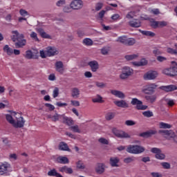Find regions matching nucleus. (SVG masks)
<instances>
[{
    "mask_svg": "<svg viewBox=\"0 0 177 177\" xmlns=\"http://www.w3.org/2000/svg\"><path fill=\"white\" fill-rule=\"evenodd\" d=\"M12 36H11V39L15 43V46L17 49L20 48H23L26 46V44H27V40L24 39V35L19 33L17 30H12ZM17 41V42H16Z\"/></svg>",
    "mask_w": 177,
    "mask_h": 177,
    "instance_id": "nucleus-1",
    "label": "nucleus"
},
{
    "mask_svg": "<svg viewBox=\"0 0 177 177\" xmlns=\"http://www.w3.org/2000/svg\"><path fill=\"white\" fill-rule=\"evenodd\" d=\"M162 73L169 77H176L177 75V63L171 62V66L169 68L162 70Z\"/></svg>",
    "mask_w": 177,
    "mask_h": 177,
    "instance_id": "nucleus-2",
    "label": "nucleus"
},
{
    "mask_svg": "<svg viewBox=\"0 0 177 177\" xmlns=\"http://www.w3.org/2000/svg\"><path fill=\"white\" fill-rule=\"evenodd\" d=\"M145 147L140 145H129L127 149V153H130L131 154H140L145 151Z\"/></svg>",
    "mask_w": 177,
    "mask_h": 177,
    "instance_id": "nucleus-3",
    "label": "nucleus"
},
{
    "mask_svg": "<svg viewBox=\"0 0 177 177\" xmlns=\"http://www.w3.org/2000/svg\"><path fill=\"white\" fill-rule=\"evenodd\" d=\"M133 74V69L128 66H124L122 69V73L120 75V80H127L129 77H131Z\"/></svg>",
    "mask_w": 177,
    "mask_h": 177,
    "instance_id": "nucleus-4",
    "label": "nucleus"
},
{
    "mask_svg": "<svg viewBox=\"0 0 177 177\" xmlns=\"http://www.w3.org/2000/svg\"><path fill=\"white\" fill-rule=\"evenodd\" d=\"M132 106H136L137 110H147V106L143 105V102L138 100V98H132L131 101Z\"/></svg>",
    "mask_w": 177,
    "mask_h": 177,
    "instance_id": "nucleus-5",
    "label": "nucleus"
},
{
    "mask_svg": "<svg viewBox=\"0 0 177 177\" xmlns=\"http://www.w3.org/2000/svg\"><path fill=\"white\" fill-rule=\"evenodd\" d=\"M112 132L115 136H117V138H120L121 139H123V138L129 139V138H131V136L128 134V133H125L124 131H120L116 128H113L112 129Z\"/></svg>",
    "mask_w": 177,
    "mask_h": 177,
    "instance_id": "nucleus-6",
    "label": "nucleus"
},
{
    "mask_svg": "<svg viewBox=\"0 0 177 177\" xmlns=\"http://www.w3.org/2000/svg\"><path fill=\"white\" fill-rule=\"evenodd\" d=\"M71 8L73 10H80L84 8V1L82 0H73L71 3Z\"/></svg>",
    "mask_w": 177,
    "mask_h": 177,
    "instance_id": "nucleus-7",
    "label": "nucleus"
},
{
    "mask_svg": "<svg viewBox=\"0 0 177 177\" xmlns=\"http://www.w3.org/2000/svg\"><path fill=\"white\" fill-rule=\"evenodd\" d=\"M156 88L157 85L156 84H149L142 89V92L146 95H150L154 92Z\"/></svg>",
    "mask_w": 177,
    "mask_h": 177,
    "instance_id": "nucleus-8",
    "label": "nucleus"
},
{
    "mask_svg": "<svg viewBox=\"0 0 177 177\" xmlns=\"http://www.w3.org/2000/svg\"><path fill=\"white\" fill-rule=\"evenodd\" d=\"M10 168V164L7 162H4L0 165V175H5L8 172Z\"/></svg>",
    "mask_w": 177,
    "mask_h": 177,
    "instance_id": "nucleus-9",
    "label": "nucleus"
},
{
    "mask_svg": "<svg viewBox=\"0 0 177 177\" xmlns=\"http://www.w3.org/2000/svg\"><path fill=\"white\" fill-rule=\"evenodd\" d=\"M158 133L162 136H165L167 139L175 136V133L172 130H159Z\"/></svg>",
    "mask_w": 177,
    "mask_h": 177,
    "instance_id": "nucleus-10",
    "label": "nucleus"
},
{
    "mask_svg": "<svg viewBox=\"0 0 177 177\" xmlns=\"http://www.w3.org/2000/svg\"><path fill=\"white\" fill-rule=\"evenodd\" d=\"M46 53L48 57L52 56H56V55H59V50L56 49L55 47L48 46L46 48Z\"/></svg>",
    "mask_w": 177,
    "mask_h": 177,
    "instance_id": "nucleus-11",
    "label": "nucleus"
},
{
    "mask_svg": "<svg viewBox=\"0 0 177 177\" xmlns=\"http://www.w3.org/2000/svg\"><path fill=\"white\" fill-rule=\"evenodd\" d=\"M17 118V122L14 121L13 127L14 128H23L24 127V124L26 123V120L23 117L20 116L19 118Z\"/></svg>",
    "mask_w": 177,
    "mask_h": 177,
    "instance_id": "nucleus-12",
    "label": "nucleus"
},
{
    "mask_svg": "<svg viewBox=\"0 0 177 177\" xmlns=\"http://www.w3.org/2000/svg\"><path fill=\"white\" fill-rule=\"evenodd\" d=\"M158 73H157V71H150L144 75V79L145 80H156V77H158Z\"/></svg>",
    "mask_w": 177,
    "mask_h": 177,
    "instance_id": "nucleus-13",
    "label": "nucleus"
},
{
    "mask_svg": "<svg viewBox=\"0 0 177 177\" xmlns=\"http://www.w3.org/2000/svg\"><path fill=\"white\" fill-rule=\"evenodd\" d=\"M160 89L164 91L165 92H174V91H177V86L174 84L162 86L160 87Z\"/></svg>",
    "mask_w": 177,
    "mask_h": 177,
    "instance_id": "nucleus-14",
    "label": "nucleus"
},
{
    "mask_svg": "<svg viewBox=\"0 0 177 177\" xmlns=\"http://www.w3.org/2000/svg\"><path fill=\"white\" fill-rule=\"evenodd\" d=\"M64 65L63 64V62L62 61H58L55 62V70L56 71L59 73V74H63V73H64Z\"/></svg>",
    "mask_w": 177,
    "mask_h": 177,
    "instance_id": "nucleus-15",
    "label": "nucleus"
},
{
    "mask_svg": "<svg viewBox=\"0 0 177 177\" xmlns=\"http://www.w3.org/2000/svg\"><path fill=\"white\" fill-rule=\"evenodd\" d=\"M157 133V131L156 130H149L139 134V136L141 138H150L153 136V135H156Z\"/></svg>",
    "mask_w": 177,
    "mask_h": 177,
    "instance_id": "nucleus-16",
    "label": "nucleus"
},
{
    "mask_svg": "<svg viewBox=\"0 0 177 177\" xmlns=\"http://www.w3.org/2000/svg\"><path fill=\"white\" fill-rule=\"evenodd\" d=\"M114 103L118 107H122V109H128L129 107L128 102L124 100L115 101Z\"/></svg>",
    "mask_w": 177,
    "mask_h": 177,
    "instance_id": "nucleus-17",
    "label": "nucleus"
},
{
    "mask_svg": "<svg viewBox=\"0 0 177 177\" xmlns=\"http://www.w3.org/2000/svg\"><path fill=\"white\" fill-rule=\"evenodd\" d=\"M93 73H96L99 70V63L97 61H91L88 63Z\"/></svg>",
    "mask_w": 177,
    "mask_h": 177,
    "instance_id": "nucleus-18",
    "label": "nucleus"
},
{
    "mask_svg": "<svg viewBox=\"0 0 177 177\" xmlns=\"http://www.w3.org/2000/svg\"><path fill=\"white\" fill-rule=\"evenodd\" d=\"M37 32H39V34H40L41 38H46V39H52V37L49 35L48 33H46L45 30L42 29V28H37Z\"/></svg>",
    "mask_w": 177,
    "mask_h": 177,
    "instance_id": "nucleus-19",
    "label": "nucleus"
},
{
    "mask_svg": "<svg viewBox=\"0 0 177 177\" xmlns=\"http://www.w3.org/2000/svg\"><path fill=\"white\" fill-rule=\"evenodd\" d=\"M118 162H120V158L117 157H111L109 159V164L112 167H120V165H118Z\"/></svg>",
    "mask_w": 177,
    "mask_h": 177,
    "instance_id": "nucleus-20",
    "label": "nucleus"
},
{
    "mask_svg": "<svg viewBox=\"0 0 177 177\" xmlns=\"http://www.w3.org/2000/svg\"><path fill=\"white\" fill-rule=\"evenodd\" d=\"M111 93L112 95H114V96H116V97H119V99H124L125 98V94L122 93V91H117V90H111Z\"/></svg>",
    "mask_w": 177,
    "mask_h": 177,
    "instance_id": "nucleus-21",
    "label": "nucleus"
},
{
    "mask_svg": "<svg viewBox=\"0 0 177 177\" xmlns=\"http://www.w3.org/2000/svg\"><path fill=\"white\" fill-rule=\"evenodd\" d=\"M59 150H61L62 151H71V149H70L67 143L64 142H59Z\"/></svg>",
    "mask_w": 177,
    "mask_h": 177,
    "instance_id": "nucleus-22",
    "label": "nucleus"
},
{
    "mask_svg": "<svg viewBox=\"0 0 177 177\" xmlns=\"http://www.w3.org/2000/svg\"><path fill=\"white\" fill-rule=\"evenodd\" d=\"M106 168V166L103 163H98L95 167V172L97 174H103L104 172V169Z\"/></svg>",
    "mask_w": 177,
    "mask_h": 177,
    "instance_id": "nucleus-23",
    "label": "nucleus"
},
{
    "mask_svg": "<svg viewBox=\"0 0 177 177\" xmlns=\"http://www.w3.org/2000/svg\"><path fill=\"white\" fill-rule=\"evenodd\" d=\"M57 162H58V164H68L70 161L66 156H59L57 158Z\"/></svg>",
    "mask_w": 177,
    "mask_h": 177,
    "instance_id": "nucleus-24",
    "label": "nucleus"
},
{
    "mask_svg": "<svg viewBox=\"0 0 177 177\" xmlns=\"http://www.w3.org/2000/svg\"><path fill=\"white\" fill-rule=\"evenodd\" d=\"M129 24L130 27H133L134 28H138V27H140L142 26L140 21L136 19L134 21H130L129 22Z\"/></svg>",
    "mask_w": 177,
    "mask_h": 177,
    "instance_id": "nucleus-25",
    "label": "nucleus"
},
{
    "mask_svg": "<svg viewBox=\"0 0 177 177\" xmlns=\"http://www.w3.org/2000/svg\"><path fill=\"white\" fill-rule=\"evenodd\" d=\"M132 64L135 66L136 67H142L143 66H146L147 64V60L145 59H142L140 60V62H132Z\"/></svg>",
    "mask_w": 177,
    "mask_h": 177,
    "instance_id": "nucleus-26",
    "label": "nucleus"
},
{
    "mask_svg": "<svg viewBox=\"0 0 177 177\" xmlns=\"http://www.w3.org/2000/svg\"><path fill=\"white\" fill-rule=\"evenodd\" d=\"M62 122L64 124H66V125H68V127H71V125H73V121L72 120V119L66 116L65 115H64L62 118Z\"/></svg>",
    "mask_w": 177,
    "mask_h": 177,
    "instance_id": "nucleus-27",
    "label": "nucleus"
},
{
    "mask_svg": "<svg viewBox=\"0 0 177 177\" xmlns=\"http://www.w3.org/2000/svg\"><path fill=\"white\" fill-rule=\"evenodd\" d=\"M71 92H72L71 93L72 97H74L75 99L80 97V89L78 88L75 87L72 88Z\"/></svg>",
    "mask_w": 177,
    "mask_h": 177,
    "instance_id": "nucleus-28",
    "label": "nucleus"
},
{
    "mask_svg": "<svg viewBox=\"0 0 177 177\" xmlns=\"http://www.w3.org/2000/svg\"><path fill=\"white\" fill-rule=\"evenodd\" d=\"M145 99L149 103H154V102L157 100V95H146Z\"/></svg>",
    "mask_w": 177,
    "mask_h": 177,
    "instance_id": "nucleus-29",
    "label": "nucleus"
},
{
    "mask_svg": "<svg viewBox=\"0 0 177 177\" xmlns=\"http://www.w3.org/2000/svg\"><path fill=\"white\" fill-rule=\"evenodd\" d=\"M59 172H66V174H73V169L71 167H68L67 166H64L59 168Z\"/></svg>",
    "mask_w": 177,
    "mask_h": 177,
    "instance_id": "nucleus-30",
    "label": "nucleus"
},
{
    "mask_svg": "<svg viewBox=\"0 0 177 177\" xmlns=\"http://www.w3.org/2000/svg\"><path fill=\"white\" fill-rule=\"evenodd\" d=\"M136 44V39L134 38H128L126 40V46H133Z\"/></svg>",
    "mask_w": 177,
    "mask_h": 177,
    "instance_id": "nucleus-31",
    "label": "nucleus"
},
{
    "mask_svg": "<svg viewBox=\"0 0 177 177\" xmlns=\"http://www.w3.org/2000/svg\"><path fill=\"white\" fill-rule=\"evenodd\" d=\"M64 114L63 115H59L58 113H55L54 115L52 117V121L53 122H56L57 121H60V120H63Z\"/></svg>",
    "mask_w": 177,
    "mask_h": 177,
    "instance_id": "nucleus-32",
    "label": "nucleus"
},
{
    "mask_svg": "<svg viewBox=\"0 0 177 177\" xmlns=\"http://www.w3.org/2000/svg\"><path fill=\"white\" fill-rule=\"evenodd\" d=\"M115 117V113L108 112L105 115V120H106V121H111V120H114Z\"/></svg>",
    "mask_w": 177,
    "mask_h": 177,
    "instance_id": "nucleus-33",
    "label": "nucleus"
},
{
    "mask_svg": "<svg viewBox=\"0 0 177 177\" xmlns=\"http://www.w3.org/2000/svg\"><path fill=\"white\" fill-rule=\"evenodd\" d=\"M3 52L7 53L8 56H12L13 55V49H12L10 47H9L8 45H6L3 47Z\"/></svg>",
    "mask_w": 177,
    "mask_h": 177,
    "instance_id": "nucleus-34",
    "label": "nucleus"
},
{
    "mask_svg": "<svg viewBox=\"0 0 177 177\" xmlns=\"http://www.w3.org/2000/svg\"><path fill=\"white\" fill-rule=\"evenodd\" d=\"M139 31L142 34V35H146L147 37H156V33L151 32V31H147V30H139Z\"/></svg>",
    "mask_w": 177,
    "mask_h": 177,
    "instance_id": "nucleus-35",
    "label": "nucleus"
},
{
    "mask_svg": "<svg viewBox=\"0 0 177 177\" xmlns=\"http://www.w3.org/2000/svg\"><path fill=\"white\" fill-rule=\"evenodd\" d=\"M92 102L93 103H104V100H103V97L100 95H97L95 98L92 99Z\"/></svg>",
    "mask_w": 177,
    "mask_h": 177,
    "instance_id": "nucleus-36",
    "label": "nucleus"
},
{
    "mask_svg": "<svg viewBox=\"0 0 177 177\" xmlns=\"http://www.w3.org/2000/svg\"><path fill=\"white\" fill-rule=\"evenodd\" d=\"M138 57H139V55H138L136 54H133V55H125L124 59H126V60L129 62L131 60H135V59H138Z\"/></svg>",
    "mask_w": 177,
    "mask_h": 177,
    "instance_id": "nucleus-37",
    "label": "nucleus"
},
{
    "mask_svg": "<svg viewBox=\"0 0 177 177\" xmlns=\"http://www.w3.org/2000/svg\"><path fill=\"white\" fill-rule=\"evenodd\" d=\"M159 127L161 129H171V126L169 124L164 123V122H161L159 124Z\"/></svg>",
    "mask_w": 177,
    "mask_h": 177,
    "instance_id": "nucleus-38",
    "label": "nucleus"
},
{
    "mask_svg": "<svg viewBox=\"0 0 177 177\" xmlns=\"http://www.w3.org/2000/svg\"><path fill=\"white\" fill-rule=\"evenodd\" d=\"M127 39V36L119 37L116 40V42H120V44H122L123 45H126Z\"/></svg>",
    "mask_w": 177,
    "mask_h": 177,
    "instance_id": "nucleus-39",
    "label": "nucleus"
},
{
    "mask_svg": "<svg viewBox=\"0 0 177 177\" xmlns=\"http://www.w3.org/2000/svg\"><path fill=\"white\" fill-rule=\"evenodd\" d=\"M69 129L71 131H73V132H75L77 133H81V130H80L78 125L72 126L69 127Z\"/></svg>",
    "mask_w": 177,
    "mask_h": 177,
    "instance_id": "nucleus-40",
    "label": "nucleus"
},
{
    "mask_svg": "<svg viewBox=\"0 0 177 177\" xmlns=\"http://www.w3.org/2000/svg\"><path fill=\"white\" fill-rule=\"evenodd\" d=\"M76 167L78 169H85V165H84V162L81 160L76 162Z\"/></svg>",
    "mask_w": 177,
    "mask_h": 177,
    "instance_id": "nucleus-41",
    "label": "nucleus"
},
{
    "mask_svg": "<svg viewBox=\"0 0 177 177\" xmlns=\"http://www.w3.org/2000/svg\"><path fill=\"white\" fill-rule=\"evenodd\" d=\"M83 44L87 46H91V45H93V41L89 38H86L83 39Z\"/></svg>",
    "mask_w": 177,
    "mask_h": 177,
    "instance_id": "nucleus-42",
    "label": "nucleus"
},
{
    "mask_svg": "<svg viewBox=\"0 0 177 177\" xmlns=\"http://www.w3.org/2000/svg\"><path fill=\"white\" fill-rule=\"evenodd\" d=\"M151 27L153 28H158L159 21H154V19H151Z\"/></svg>",
    "mask_w": 177,
    "mask_h": 177,
    "instance_id": "nucleus-43",
    "label": "nucleus"
},
{
    "mask_svg": "<svg viewBox=\"0 0 177 177\" xmlns=\"http://www.w3.org/2000/svg\"><path fill=\"white\" fill-rule=\"evenodd\" d=\"M30 38H32V39L36 42H39V39L38 38V36L35 32H32L30 33Z\"/></svg>",
    "mask_w": 177,
    "mask_h": 177,
    "instance_id": "nucleus-44",
    "label": "nucleus"
},
{
    "mask_svg": "<svg viewBox=\"0 0 177 177\" xmlns=\"http://www.w3.org/2000/svg\"><path fill=\"white\" fill-rule=\"evenodd\" d=\"M6 118L7 120V121L11 124L12 125H13L15 124V120H13V117H12V115L7 114L6 115Z\"/></svg>",
    "mask_w": 177,
    "mask_h": 177,
    "instance_id": "nucleus-45",
    "label": "nucleus"
},
{
    "mask_svg": "<svg viewBox=\"0 0 177 177\" xmlns=\"http://www.w3.org/2000/svg\"><path fill=\"white\" fill-rule=\"evenodd\" d=\"M155 158H157V160H165V154L160 152L155 155Z\"/></svg>",
    "mask_w": 177,
    "mask_h": 177,
    "instance_id": "nucleus-46",
    "label": "nucleus"
},
{
    "mask_svg": "<svg viewBox=\"0 0 177 177\" xmlns=\"http://www.w3.org/2000/svg\"><path fill=\"white\" fill-rule=\"evenodd\" d=\"M57 174H58L57 171H56L55 169H53L48 172V176H57Z\"/></svg>",
    "mask_w": 177,
    "mask_h": 177,
    "instance_id": "nucleus-47",
    "label": "nucleus"
},
{
    "mask_svg": "<svg viewBox=\"0 0 177 177\" xmlns=\"http://www.w3.org/2000/svg\"><path fill=\"white\" fill-rule=\"evenodd\" d=\"M160 165H162L164 169H171V164L167 162H161Z\"/></svg>",
    "mask_w": 177,
    "mask_h": 177,
    "instance_id": "nucleus-48",
    "label": "nucleus"
},
{
    "mask_svg": "<svg viewBox=\"0 0 177 177\" xmlns=\"http://www.w3.org/2000/svg\"><path fill=\"white\" fill-rule=\"evenodd\" d=\"M134 160H135V157L132 156V157L124 158V162H125L126 164H129L130 162H133Z\"/></svg>",
    "mask_w": 177,
    "mask_h": 177,
    "instance_id": "nucleus-49",
    "label": "nucleus"
},
{
    "mask_svg": "<svg viewBox=\"0 0 177 177\" xmlns=\"http://www.w3.org/2000/svg\"><path fill=\"white\" fill-rule=\"evenodd\" d=\"M167 53H170V55H177V50L174 49L172 48H167Z\"/></svg>",
    "mask_w": 177,
    "mask_h": 177,
    "instance_id": "nucleus-50",
    "label": "nucleus"
},
{
    "mask_svg": "<svg viewBox=\"0 0 177 177\" xmlns=\"http://www.w3.org/2000/svg\"><path fill=\"white\" fill-rule=\"evenodd\" d=\"M153 53L155 56H158L160 55H162V51H161L159 48L155 47L153 50Z\"/></svg>",
    "mask_w": 177,
    "mask_h": 177,
    "instance_id": "nucleus-51",
    "label": "nucleus"
},
{
    "mask_svg": "<svg viewBox=\"0 0 177 177\" xmlns=\"http://www.w3.org/2000/svg\"><path fill=\"white\" fill-rule=\"evenodd\" d=\"M26 59H32V51L31 50H28L26 52V55H25Z\"/></svg>",
    "mask_w": 177,
    "mask_h": 177,
    "instance_id": "nucleus-52",
    "label": "nucleus"
},
{
    "mask_svg": "<svg viewBox=\"0 0 177 177\" xmlns=\"http://www.w3.org/2000/svg\"><path fill=\"white\" fill-rule=\"evenodd\" d=\"M142 114L144 117H147V118H150V117H153V112L150 111H144Z\"/></svg>",
    "mask_w": 177,
    "mask_h": 177,
    "instance_id": "nucleus-53",
    "label": "nucleus"
},
{
    "mask_svg": "<svg viewBox=\"0 0 177 177\" xmlns=\"http://www.w3.org/2000/svg\"><path fill=\"white\" fill-rule=\"evenodd\" d=\"M53 96L54 98L57 97L59 96V88L55 87L53 91Z\"/></svg>",
    "mask_w": 177,
    "mask_h": 177,
    "instance_id": "nucleus-54",
    "label": "nucleus"
},
{
    "mask_svg": "<svg viewBox=\"0 0 177 177\" xmlns=\"http://www.w3.org/2000/svg\"><path fill=\"white\" fill-rule=\"evenodd\" d=\"M103 8V3H97L95 4V10L97 12H99Z\"/></svg>",
    "mask_w": 177,
    "mask_h": 177,
    "instance_id": "nucleus-55",
    "label": "nucleus"
},
{
    "mask_svg": "<svg viewBox=\"0 0 177 177\" xmlns=\"http://www.w3.org/2000/svg\"><path fill=\"white\" fill-rule=\"evenodd\" d=\"M151 152L153 153V154H158L159 153H161V149L159 148L153 147L151 149Z\"/></svg>",
    "mask_w": 177,
    "mask_h": 177,
    "instance_id": "nucleus-56",
    "label": "nucleus"
},
{
    "mask_svg": "<svg viewBox=\"0 0 177 177\" xmlns=\"http://www.w3.org/2000/svg\"><path fill=\"white\" fill-rule=\"evenodd\" d=\"M98 142H100V143H102V145H109V140L104 138H100L98 140Z\"/></svg>",
    "mask_w": 177,
    "mask_h": 177,
    "instance_id": "nucleus-57",
    "label": "nucleus"
},
{
    "mask_svg": "<svg viewBox=\"0 0 177 177\" xmlns=\"http://www.w3.org/2000/svg\"><path fill=\"white\" fill-rule=\"evenodd\" d=\"M125 124L127 125V127H133V125H136V123L133 120H127Z\"/></svg>",
    "mask_w": 177,
    "mask_h": 177,
    "instance_id": "nucleus-58",
    "label": "nucleus"
},
{
    "mask_svg": "<svg viewBox=\"0 0 177 177\" xmlns=\"http://www.w3.org/2000/svg\"><path fill=\"white\" fill-rule=\"evenodd\" d=\"M95 85L96 86H97V88H105L106 86V84L103 82H95Z\"/></svg>",
    "mask_w": 177,
    "mask_h": 177,
    "instance_id": "nucleus-59",
    "label": "nucleus"
},
{
    "mask_svg": "<svg viewBox=\"0 0 177 177\" xmlns=\"http://www.w3.org/2000/svg\"><path fill=\"white\" fill-rule=\"evenodd\" d=\"M167 26H168V22L165 21H159L158 27L162 28V27H167Z\"/></svg>",
    "mask_w": 177,
    "mask_h": 177,
    "instance_id": "nucleus-60",
    "label": "nucleus"
},
{
    "mask_svg": "<svg viewBox=\"0 0 177 177\" xmlns=\"http://www.w3.org/2000/svg\"><path fill=\"white\" fill-rule=\"evenodd\" d=\"M57 6L60 7V6H63V5H66V0H59L57 3H56Z\"/></svg>",
    "mask_w": 177,
    "mask_h": 177,
    "instance_id": "nucleus-61",
    "label": "nucleus"
},
{
    "mask_svg": "<svg viewBox=\"0 0 177 177\" xmlns=\"http://www.w3.org/2000/svg\"><path fill=\"white\" fill-rule=\"evenodd\" d=\"M63 12H64V13H70V12H71V7L68 6L64 7Z\"/></svg>",
    "mask_w": 177,
    "mask_h": 177,
    "instance_id": "nucleus-62",
    "label": "nucleus"
},
{
    "mask_svg": "<svg viewBox=\"0 0 177 177\" xmlns=\"http://www.w3.org/2000/svg\"><path fill=\"white\" fill-rule=\"evenodd\" d=\"M71 104H72V106H74L75 107L80 106V101L71 100Z\"/></svg>",
    "mask_w": 177,
    "mask_h": 177,
    "instance_id": "nucleus-63",
    "label": "nucleus"
},
{
    "mask_svg": "<svg viewBox=\"0 0 177 177\" xmlns=\"http://www.w3.org/2000/svg\"><path fill=\"white\" fill-rule=\"evenodd\" d=\"M46 107H48L50 111H53L55 110V106L49 104V103H46L45 104Z\"/></svg>",
    "mask_w": 177,
    "mask_h": 177,
    "instance_id": "nucleus-64",
    "label": "nucleus"
}]
</instances>
